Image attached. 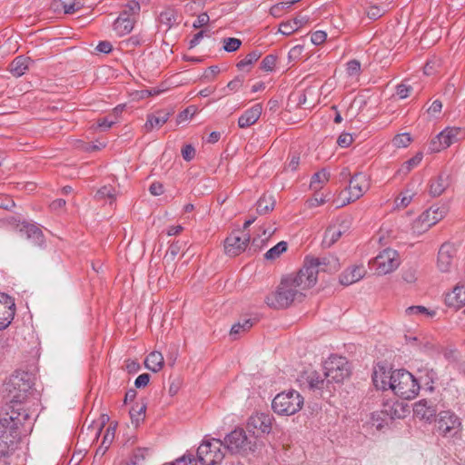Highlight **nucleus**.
Returning a JSON list of instances; mask_svg holds the SVG:
<instances>
[{"label": "nucleus", "mask_w": 465, "mask_h": 465, "mask_svg": "<svg viewBox=\"0 0 465 465\" xmlns=\"http://www.w3.org/2000/svg\"><path fill=\"white\" fill-rule=\"evenodd\" d=\"M445 304L455 310H460L465 306V285L457 284L453 288L452 292L447 293L445 297ZM463 312L465 313V308Z\"/></svg>", "instance_id": "nucleus-21"}, {"label": "nucleus", "mask_w": 465, "mask_h": 465, "mask_svg": "<svg viewBox=\"0 0 465 465\" xmlns=\"http://www.w3.org/2000/svg\"><path fill=\"white\" fill-rule=\"evenodd\" d=\"M299 163L300 156L297 153H293L290 158L287 167L292 171H295L299 166Z\"/></svg>", "instance_id": "nucleus-64"}, {"label": "nucleus", "mask_w": 465, "mask_h": 465, "mask_svg": "<svg viewBox=\"0 0 465 465\" xmlns=\"http://www.w3.org/2000/svg\"><path fill=\"white\" fill-rule=\"evenodd\" d=\"M112 44L108 41H102L96 46V50L104 54H109L112 51Z\"/></svg>", "instance_id": "nucleus-62"}, {"label": "nucleus", "mask_w": 465, "mask_h": 465, "mask_svg": "<svg viewBox=\"0 0 465 465\" xmlns=\"http://www.w3.org/2000/svg\"><path fill=\"white\" fill-rule=\"evenodd\" d=\"M15 312V301L9 295L0 292V331L7 328Z\"/></svg>", "instance_id": "nucleus-17"}, {"label": "nucleus", "mask_w": 465, "mask_h": 465, "mask_svg": "<svg viewBox=\"0 0 465 465\" xmlns=\"http://www.w3.org/2000/svg\"><path fill=\"white\" fill-rule=\"evenodd\" d=\"M312 287V280L300 270L296 274L283 277L276 291L266 297V303L277 310L288 308L294 302H301L304 292Z\"/></svg>", "instance_id": "nucleus-1"}, {"label": "nucleus", "mask_w": 465, "mask_h": 465, "mask_svg": "<svg viewBox=\"0 0 465 465\" xmlns=\"http://www.w3.org/2000/svg\"><path fill=\"white\" fill-rule=\"evenodd\" d=\"M449 174L440 173L431 180L430 184V193L432 196H440L449 186Z\"/></svg>", "instance_id": "nucleus-28"}, {"label": "nucleus", "mask_w": 465, "mask_h": 465, "mask_svg": "<svg viewBox=\"0 0 465 465\" xmlns=\"http://www.w3.org/2000/svg\"><path fill=\"white\" fill-rule=\"evenodd\" d=\"M298 24L295 21H287L280 25L279 31L284 35H290L298 30Z\"/></svg>", "instance_id": "nucleus-47"}, {"label": "nucleus", "mask_w": 465, "mask_h": 465, "mask_svg": "<svg viewBox=\"0 0 465 465\" xmlns=\"http://www.w3.org/2000/svg\"><path fill=\"white\" fill-rule=\"evenodd\" d=\"M261 56V54L258 51H252L249 53L243 59L239 61L236 64L237 68L240 70L244 69L246 66L252 64L256 62Z\"/></svg>", "instance_id": "nucleus-41"}, {"label": "nucleus", "mask_w": 465, "mask_h": 465, "mask_svg": "<svg viewBox=\"0 0 465 465\" xmlns=\"http://www.w3.org/2000/svg\"><path fill=\"white\" fill-rule=\"evenodd\" d=\"M405 314L407 316H423L425 318H432L436 315L435 311L429 310L425 306L416 305L410 306L405 309Z\"/></svg>", "instance_id": "nucleus-35"}, {"label": "nucleus", "mask_w": 465, "mask_h": 465, "mask_svg": "<svg viewBox=\"0 0 465 465\" xmlns=\"http://www.w3.org/2000/svg\"><path fill=\"white\" fill-rule=\"evenodd\" d=\"M456 254V248L453 244L443 243L438 252L437 266L441 272H450Z\"/></svg>", "instance_id": "nucleus-20"}, {"label": "nucleus", "mask_w": 465, "mask_h": 465, "mask_svg": "<svg viewBox=\"0 0 465 465\" xmlns=\"http://www.w3.org/2000/svg\"><path fill=\"white\" fill-rule=\"evenodd\" d=\"M168 465H196V460L193 458V454H184L176 459L174 462Z\"/></svg>", "instance_id": "nucleus-50"}, {"label": "nucleus", "mask_w": 465, "mask_h": 465, "mask_svg": "<svg viewBox=\"0 0 465 465\" xmlns=\"http://www.w3.org/2000/svg\"><path fill=\"white\" fill-rule=\"evenodd\" d=\"M352 142H353V138H352L351 134H346V133L341 134L338 137V140H337V143L342 148L348 147L349 145L351 144Z\"/></svg>", "instance_id": "nucleus-55"}, {"label": "nucleus", "mask_w": 465, "mask_h": 465, "mask_svg": "<svg viewBox=\"0 0 465 465\" xmlns=\"http://www.w3.org/2000/svg\"><path fill=\"white\" fill-rule=\"evenodd\" d=\"M115 196V190L111 185H104L101 187L95 193V198L98 200H103L105 198L114 200Z\"/></svg>", "instance_id": "nucleus-45"}, {"label": "nucleus", "mask_w": 465, "mask_h": 465, "mask_svg": "<svg viewBox=\"0 0 465 465\" xmlns=\"http://www.w3.org/2000/svg\"><path fill=\"white\" fill-rule=\"evenodd\" d=\"M442 109V103L440 100H435L428 109V113L431 115L440 114Z\"/></svg>", "instance_id": "nucleus-60"}, {"label": "nucleus", "mask_w": 465, "mask_h": 465, "mask_svg": "<svg viewBox=\"0 0 465 465\" xmlns=\"http://www.w3.org/2000/svg\"><path fill=\"white\" fill-rule=\"evenodd\" d=\"M447 213L448 207L446 205H432L419 216L415 222V227H420L421 231H427L432 225L442 220Z\"/></svg>", "instance_id": "nucleus-12"}, {"label": "nucleus", "mask_w": 465, "mask_h": 465, "mask_svg": "<svg viewBox=\"0 0 465 465\" xmlns=\"http://www.w3.org/2000/svg\"><path fill=\"white\" fill-rule=\"evenodd\" d=\"M169 119V114L165 112H158L156 114H149L147 121L143 125L146 133L152 132L153 129H159Z\"/></svg>", "instance_id": "nucleus-27"}, {"label": "nucleus", "mask_w": 465, "mask_h": 465, "mask_svg": "<svg viewBox=\"0 0 465 465\" xmlns=\"http://www.w3.org/2000/svg\"><path fill=\"white\" fill-rule=\"evenodd\" d=\"M209 15L206 13H202L197 16L196 20L193 24V26L194 28L203 27L209 23Z\"/></svg>", "instance_id": "nucleus-58"}, {"label": "nucleus", "mask_w": 465, "mask_h": 465, "mask_svg": "<svg viewBox=\"0 0 465 465\" xmlns=\"http://www.w3.org/2000/svg\"><path fill=\"white\" fill-rule=\"evenodd\" d=\"M303 405V398L294 391L278 393L272 402L273 411L279 415H292L298 412Z\"/></svg>", "instance_id": "nucleus-6"}, {"label": "nucleus", "mask_w": 465, "mask_h": 465, "mask_svg": "<svg viewBox=\"0 0 465 465\" xmlns=\"http://www.w3.org/2000/svg\"><path fill=\"white\" fill-rule=\"evenodd\" d=\"M115 123H116L115 115L114 117H111V116L104 117V118L98 120V126L103 131H105V130H108L109 128H111L113 126V124H114Z\"/></svg>", "instance_id": "nucleus-52"}, {"label": "nucleus", "mask_w": 465, "mask_h": 465, "mask_svg": "<svg viewBox=\"0 0 465 465\" xmlns=\"http://www.w3.org/2000/svg\"><path fill=\"white\" fill-rule=\"evenodd\" d=\"M243 79L241 76H236L230 81L226 86L232 92H237L242 86Z\"/></svg>", "instance_id": "nucleus-57"}, {"label": "nucleus", "mask_w": 465, "mask_h": 465, "mask_svg": "<svg viewBox=\"0 0 465 465\" xmlns=\"http://www.w3.org/2000/svg\"><path fill=\"white\" fill-rule=\"evenodd\" d=\"M28 57L17 56L10 64L9 71L14 76L20 77L23 74H25L26 70L28 69Z\"/></svg>", "instance_id": "nucleus-30"}, {"label": "nucleus", "mask_w": 465, "mask_h": 465, "mask_svg": "<svg viewBox=\"0 0 465 465\" xmlns=\"http://www.w3.org/2000/svg\"><path fill=\"white\" fill-rule=\"evenodd\" d=\"M242 41L238 38L228 37L223 39V50L232 53L240 48Z\"/></svg>", "instance_id": "nucleus-46"}, {"label": "nucleus", "mask_w": 465, "mask_h": 465, "mask_svg": "<svg viewBox=\"0 0 465 465\" xmlns=\"http://www.w3.org/2000/svg\"><path fill=\"white\" fill-rule=\"evenodd\" d=\"M164 364L163 356L160 351H152L145 359V367L153 372L160 371Z\"/></svg>", "instance_id": "nucleus-29"}, {"label": "nucleus", "mask_w": 465, "mask_h": 465, "mask_svg": "<svg viewBox=\"0 0 465 465\" xmlns=\"http://www.w3.org/2000/svg\"><path fill=\"white\" fill-rule=\"evenodd\" d=\"M391 391L406 400L414 399L420 389L418 380L408 371L400 369L392 371Z\"/></svg>", "instance_id": "nucleus-4"}, {"label": "nucleus", "mask_w": 465, "mask_h": 465, "mask_svg": "<svg viewBox=\"0 0 465 465\" xmlns=\"http://www.w3.org/2000/svg\"><path fill=\"white\" fill-rule=\"evenodd\" d=\"M29 414L22 409L6 411L0 417V458L8 456L22 435Z\"/></svg>", "instance_id": "nucleus-2"}, {"label": "nucleus", "mask_w": 465, "mask_h": 465, "mask_svg": "<svg viewBox=\"0 0 465 465\" xmlns=\"http://www.w3.org/2000/svg\"><path fill=\"white\" fill-rule=\"evenodd\" d=\"M366 274V270L363 265H353L347 270H345L340 275V282L342 285H351L354 282H359L362 279Z\"/></svg>", "instance_id": "nucleus-24"}, {"label": "nucleus", "mask_w": 465, "mask_h": 465, "mask_svg": "<svg viewBox=\"0 0 465 465\" xmlns=\"http://www.w3.org/2000/svg\"><path fill=\"white\" fill-rule=\"evenodd\" d=\"M385 13V9L377 5H371L368 7L366 11L367 16L371 20H376L381 17Z\"/></svg>", "instance_id": "nucleus-49"}, {"label": "nucleus", "mask_w": 465, "mask_h": 465, "mask_svg": "<svg viewBox=\"0 0 465 465\" xmlns=\"http://www.w3.org/2000/svg\"><path fill=\"white\" fill-rule=\"evenodd\" d=\"M437 373L432 369L425 368L420 371L419 379L423 382L426 390L432 391L434 390L433 384L437 380Z\"/></svg>", "instance_id": "nucleus-33"}, {"label": "nucleus", "mask_w": 465, "mask_h": 465, "mask_svg": "<svg viewBox=\"0 0 465 465\" xmlns=\"http://www.w3.org/2000/svg\"><path fill=\"white\" fill-rule=\"evenodd\" d=\"M17 230L21 236L25 237L33 244L42 247L45 244V236L36 223L22 222L17 224Z\"/></svg>", "instance_id": "nucleus-15"}, {"label": "nucleus", "mask_w": 465, "mask_h": 465, "mask_svg": "<svg viewBox=\"0 0 465 465\" xmlns=\"http://www.w3.org/2000/svg\"><path fill=\"white\" fill-rule=\"evenodd\" d=\"M262 112V104H255L251 108L243 112L238 119V126L242 129L253 125L261 117Z\"/></svg>", "instance_id": "nucleus-23"}, {"label": "nucleus", "mask_w": 465, "mask_h": 465, "mask_svg": "<svg viewBox=\"0 0 465 465\" xmlns=\"http://www.w3.org/2000/svg\"><path fill=\"white\" fill-rule=\"evenodd\" d=\"M327 35L324 31H316L312 34L311 41L313 45H319L325 42Z\"/></svg>", "instance_id": "nucleus-54"}, {"label": "nucleus", "mask_w": 465, "mask_h": 465, "mask_svg": "<svg viewBox=\"0 0 465 465\" xmlns=\"http://www.w3.org/2000/svg\"><path fill=\"white\" fill-rule=\"evenodd\" d=\"M223 441L218 439L204 440L197 449V459L203 465H216L224 458Z\"/></svg>", "instance_id": "nucleus-8"}, {"label": "nucleus", "mask_w": 465, "mask_h": 465, "mask_svg": "<svg viewBox=\"0 0 465 465\" xmlns=\"http://www.w3.org/2000/svg\"><path fill=\"white\" fill-rule=\"evenodd\" d=\"M145 411H146V406L145 404H136L135 406H134L131 410H130V416H131V420H132V422L135 425V426H138L139 423L143 420V418H144V414H145Z\"/></svg>", "instance_id": "nucleus-39"}, {"label": "nucleus", "mask_w": 465, "mask_h": 465, "mask_svg": "<svg viewBox=\"0 0 465 465\" xmlns=\"http://www.w3.org/2000/svg\"><path fill=\"white\" fill-rule=\"evenodd\" d=\"M350 229V222L346 219L341 221L338 220L337 223L330 225L322 240V245L325 248H330L333 245L344 233Z\"/></svg>", "instance_id": "nucleus-18"}, {"label": "nucleus", "mask_w": 465, "mask_h": 465, "mask_svg": "<svg viewBox=\"0 0 465 465\" xmlns=\"http://www.w3.org/2000/svg\"><path fill=\"white\" fill-rule=\"evenodd\" d=\"M34 384V377L26 371H15L4 383L3 394L10 405L7 411L22 409L21 404L26 401Z\"/></svg>", "instance_id": "nucleus-3"}, {"label": "nucleus", "mask_w": 465, "mask_h": 465, "mask_svg": "<svg viewBox=\"0 0 465 465\" xmlns=\"http://www.w3.org/2000/svg\"><path fill=\"white\" fill-rule=\"evenodd\" d=\"M224 449L232 453L246 454L253 451L256 443L254 435L248 436L242 428H237L227 434L223 440Z\"/></svg>", "instance_id": "nucleus-7"}, {"label": "nucleus", "mask_w": 465, "mask_h": 465, "mask_svg": "<svg viewBox=\"0 0 465 465\" xmlns=\"http://www.w3.org/2000/svg\"><path fill=\"white\" fill-rule=\"evenodd\" d=\"M220 73V68L217 66V65H213V66H210L208 67L204 74H203V76L204 78L206 79H213L218 74Z\"/></svg>", "instance_id": "nucleus-61"}, {"label": "nucleus", "mask_w": 465, "mask_h": 465, "mask_svg": "<svg viewBox=\"0 0 465 465\" xmlns=\"http://www.w3.org/2000/svg\"><path fill=\"white\" fill-rule=\"evenodd\" d=\"M329 178L330 173L326 169H322L313 174L310 186L312 190H318L322 188V184L329 181Z\"/></svg>", "instance_id": "nucleus-36"}, {"label": "nucleus", "mask_w": 465, "mask_h": 465, "mask_svg": "<svg viewBox=\"0 0 465 465\" xmlns=\"http://www.w3.org/2000/svg\"><path fill=\"white\" fill-rule=\"evenodd\" d=\"M275 200L272 195L263 194L257 202L256 211L259 214H266L272 211Z\"/></svg>", "instance_id": "nucleus-32"}, {"label": "nucleus", "mask_w": 465, "mask_h": 465, "mask_svg": "<svg viewBox=\"0 0 465 465\" xmlns=\"http://www.w3.org/2000/svg\"><path fill=\"white\" fill-rule=\"evenodd\" d=\"M435 421L437 431L444 438H453L461 431L460 419L453 411H440Z\"/></svg>", "instance_id": "nucleus-10"}, {"label": "nucleus", "mask_w": 465, "mask_h": 465, "mask_svg": "<svg viewBox=\"0 0 465 465\" xmlns=\"http://www.w3.org/2000/svg\"><path fill=\"white\" fill-rule=\"evenodd\" d=\"M250 242V236L243 231L232 232L224 241V251L229 256L234 257L242 253Z\"/></svg>", "instance_id": "nucleus-14"}, {"label": "nucleus", "mask_w": 465, "mask_h": 465, "mask_svg": "<svg viewBox=\"0 0 465 465\" xmlns=\"http://www.w3.org/2000/svg\"><path fill=\"white\" fill-rule=\"evenodd\" d=\"M306 383L308 389L315 391H322L323 389L328 388L330 382H327V378L324 377V373L321 374L315 371H310L302 377Z\"/></svg>", "instance_id": "nucleus-25"}, {"label": "nucleus", "mask_w": 465, "mask_h": 465, "mask_svg": "<svg viewBox=\"0 0 465 465\" xmlns=\"http://www.w3.org/2000/svg\"><path fill=\"white\" fill-rule=\"evenodd\" d=\"M253 325V321L251 319L243 320L242 322H239L233 324L230 331V336L232 340H236L239 335L249 331Z\"/></svg>", "instance_id": "nucleus-34"}, {"label": "nucleus", "mask_w": 465, "mask_h": 465, "mask_svg": "<svg viewBox=\"0 0 465 465\" xmlns=\"http://www.w3.org/2000/svg\"><path fill=\"white\" fill-rule=\"evenodd\" d=\"M272 416L268 413L259 412L252 415L247 422L249 431L257 430L262 433H270L272 425ZM254 434V431H252Z\"/></svg>", "instance_id": "nucleus-19"}, {"label": "nucleus", "mask_w": 465, "mask_h": 465, "mask_svg": "<svg viewBox=\"0 0 465 465\" xmlns=\"http://www.w3.org/2000/svg\"><path fill=\"white\" fill-rule=\"evenodd\" d=\"M422 153H418L412 158L404 162L402 165L398 170V173L401 175L408 174L414 167L420 164L422 160Z\"/></svg>", "instance_id": "nucleus-37"}, {"label": "nucleus", "mask_w": 465, "mask_h": 465, "mask_svg": "<svg viewBox=\"0 0 465 465\" xmlns=\"http://www.w3.org/2000/svg\"><path fill=\"white\" fill-rule=\"evenodd\" d=\"M276 64V56L272 54L266 55L262 63H261V68L263 71L271 72L273 70Z\"/></svg>", "instance_id": "nucleus-48"}, {"label": "nucleus", "mask_w": 465, "mask_h": 465, "mask_svg": "<svg viewBox=\"0 0 465 465\" xmlns=\"http://www.w3.org/2000/svg\"><path fill=\"white\" fill-rule=\"evenodd\" d=\"M460 134V128L448 127L444 129L431 140L429 145L430 151L437 153L448 148L452 143L458 142Z\"/></svg>", "instance_id": "nucleus-13"}, {"label": "nucleus", "mask_w": 465, "mask_h": 465, "mask_svg": "<svg viewBox=\"0 0 465 465\" xmlns=\"http://www.w3.org/2000/svg\"><path fill=\"white\" fill-rule=\"evenodd\" d=\"M114 437V431H111L110 428L107 429L101 445L97 448L94 457H103L107 450L109 449Z\"/></svg>", "instance_id": "nucleus-38"}, {"label": "nucleus", "mask_w": 465, "mask_h": 465, "mask_svg": "<svg viewBox=\"0 0 465 465\" xmlns=\"http://www.w3.org/2000/svg\"><path fill=\"white\" fill-rule=\"evenodd\" d=\"M150 381V375L148 373L140 374L134 381V385L137 388L145 387Z\"/></svg>", "instance_id": "nucleus-59"}, {"label": "nucleus", "mask_w": 465, "mask_h": 465, "mask_svg": "<svg viewBox=\"0 0 465 465\" xmlns=\"http://www.w3.org/2000/svg\"><path fill=\"white\" fill-rule=\"evenodd\" d=\"M411 142V134L408 133H403L397 134L392 139V144L396 148H404L407 147Z\"/></svg>", "instance_id": "nucleus-44"}, {"label": "nucleus", "mask_w": 465, "mask_h": 465, "mask_svg": "<svg viewBox=\"0 0 465 465\" xmlns=\"http://www.w3.org/2000/svg\"><path fill=\"white\" fill-rule=\"evenodd\" d=\"M134 28V22L129 17L119 16L114 23V30L117 35L129 34Z\"/></svg>", "instance_id": "nucleus-31"}, {"label": "nucleus", "mask_w": 465, "mask_h": 465, "mask_svg": "<svg viewBox=\"0 0 465 465\" xmlns=\"http://www.w3.org/2000/svg\"><path fill=\"white\" fill-rule=\"evenodd\" d=\"M413 411L420 420L431 421V420L436 416L437 409L436 405L432 401L420 400L414 404Z\"/></svg>", "instance_id": "nucleus-22"}, {"label": "nucleus", "mask_w": 465, "mask_h": 465, "mask_svg": "<svg viewBox=\"0 0 465 465\" xmlns=\"http://www.w3.org/2000/svg\"><path fill=\"white\" fill-rule=\"evenodd\" d=\"M392 371H386L384 368H380L375 370L372 374V381L374 386L378 390L385 391L387 389L391 390L392 379Z\"/></svg>", "instance_id": "nucleus-26"}, {"label": "nucleus", "mask_w": 465, "mask_h": 465, "mask_svg": "<svg viewBox=\"0 0 465 465\" xmlns=\"http://www.w3.org/2000/svg\"><path fill=\"white\" fill-rule=\"evenodd\" d=\"M415 193L411 189H406L401 195V197L397 198L396 205L397 207H407L411 202L412 201Z\"/></svg>", "instance_id": "nucleus-43"}, {"label": "nucleus", "mask_w": 465, "mask_h": 465, "mask_svg": "<svg viewBox=\"0 0 465 465\" xmlns=\"http://www.w3.org/2000/svg\"><path fill=\"white\" fill-rule=\"evenodd\" d=\"M346 70L349 75L354 76L361 71V64L357 60H351L346 64Z\"/></svg>", "instance_id": "nucleus-51"}, {"label": "nucleus", "mask_w": 465, "mask_h": 465, "mask_svg": "<svg viewBox=\"0 0 465 465\" xmlns=\"http://www.w3.org/2000/svg\"><path fill=\"white\" fill-rule=\"evenodd\" d=\"M327 382H341L351 374L349 363L344 357L331 356L324 364Z\"/></svg>", "instance_id": "nucleus-11"}, {"label": "nucleus", "mask_w": 465, "mask_h": 465, "mask_svg": "<svg viewBox=\"0 0 465 465\" xmlns=\"http://www.w3.org/2000/svg\"><path fill=\"white\" fill-rule=\"evenodd\" d=\"M147 453L148 449L138 448L133 451L128 459L134 463V465H141L144 461Z\"/></svg>", "instance_id": "nucleus-42"}, {"label": "nucleus", "mask_w": 465, "mask_h": 465, "mask_svg": "<svg viewBox=\"0 0 465 465\" xmlns=\"http://www.w3.org/2000/svg\"><path fill=\"white\" fill-rule=\"evenodd\" d=\"M370 183L366 174L358 173L350 179L348 191L350 193V201H356L361 198L369 189Z\"/></svg>", "instance_id": "nucleus-16"}, {"label": "nucleus", "mask_w": 465, "mask_h": 465, "mask_svg": "<svg viewBox=\"0 0 465 465\" xmlns=\"http://www.w3.org/2000/svg\"><path fill=\"white\" fill-rule=\"evenodd\" d=\"M149 192L154 196L161 195L163 193V185L160 183H153L149 187Z\"/></svg>", "instance_id": "nucleus-63"}, {"label": "nucleus", "mask_w": 465, "mask_h": 465, "mask_svg": "<svg viewBox=\"0 0 465 465\" xmlns=\"http://www.w3.org/2000/svg\"><path fill=\"white\" fill-rule=\"evenodd\" d=\"M287 250V243L285 242H280L275 246L271 248L264 254V257L267 260H274L278 258L282 253H283Z\"/></svg>", "instance_id": "nucleus-40"}, {"label": "nucleus", "mask_w": 465, "mask_h": 465, "mask_svg": "<svg viewBox=\"0 0 465 465\" xmlns=\"http://www.w3.org/2000/svg\"><path fill=\"white\" fill-rule=\"evenodd\" d=\"M369 264L378 275H385L395 271L400 265L398 252L391 248L384 249Z\"/></svg>", "instance_id": "nucleus-9"}, {"label": "nucleus", "mask_w": 465, "mask_h": 465, "mask_svg": "<svg viewBox=\"0 0 465 465\" xmlns=\"http://www.w3.org/2000/svg\"><path fill=\"white\" fill-rule=\"evenodd\" d=\"M182 155H183V158L187 162L193 160L195 156L194 147L191 144H186L182 149Z\"/></svg>", "instance_id": "nucleus-53"}, {"label": "nucleus", "mask_w": 465, "mask_h": 465, "mask_svg": "<svg viewBox=\"0 0 465 465\" xmlns=\"http://www.w3.org/2000/svg\"><path fill=\"white\" fill-rule=\"evenodd\" d=\"M339 269V260L332 255H329L322 258L306 257L303 266L300 270L308 280H312V285L314 286L320 272L332 273Z\"/></svg>", "instance_id": "nucleus-5"}, {"label": "nucleus", "mask_w": 465, "mask_h": 465, "mask_svg": "<svg viewBox=\"0 0 465 465\" xmlns=\"http://www.w3.org/2000/svg\"><path fill=\"white\" fill-rule=\"evenodd\" d=\"M411 87L405 84H401L397 85L396 94L401 99L407 98L410 94Z\"/></svg>", "instance_id": "nucleus-56"}]
</instances>
